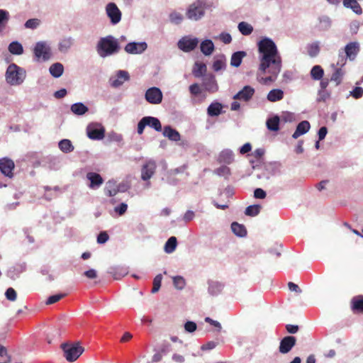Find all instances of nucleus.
<instances>
[{
  "label": "nucleus",
  "instance_id": "680f3d73",
  "mask_svg": "<svg viewBox=\"0 0 363 363\" xmlns=\"http://www.w3.org/2000/svg\"><path fill=\"white\" fill-rule=\"evenodd\" d=\"M350 94L354 98V99H359L363 95V88L360 86H356L351 92Z\"/></svg>",
  "mask_w": 363,
  "mask_h": 363
},
{
  "label": "nucleus",
  "instance_id": "c9c22d12",
  "mask_svg": "<svg viewBox=\"0 0 363 363\" xmlns=\"http://www.w3.org/2000/svg\"><path fill=\"white\" fill-rule=\"evenodd\" d=\"M284 97V91L279 89H274L271 90L267 94V100L271 102H276L280 101Z\"/></svg>",
  "mask_w": 363,
  "mask_h": 363
},
{
  "label": "nucleus",
  "instance_id": "052dcab7",
  "mask_svg": "<svg viewBox=\"0 0 363 363\" xmlns=\"http://www.w3.org/2000/svg\"><path fill=\"white\" fill-rule=\"evenodd\" d=\"M197 328L196 323L193 321H187L184 324V329L188 333H193Z\"/></svg>",
  "mask_w": 363,
  "mask_h": 363
},
{
  "label": "nucleus",
  "instance_id": "f704fd0d",
  "mask_svg": "<svg viewBox=\"0 0 363 363\" xmlns=\"http://www.w3.org/2000/svg\"><path fill=\"white\" fill-rule=\"evenodd\" d=\"M280 118L278 116H274L266 121V125L269 130L278 131L279 130Z\"/></svg>",
  "mask_w": 363,
  "mask_h": 363
},
{
  "label": "nucleus",
  "instance_id": "4c0bfd02",
  "mask_svg": "<svg viewBox=\"0 0 363 363\" xmlns=\"http://www.w3.org/2000/svg\"><path fill=\"white\" fill-rule=\"evenodd\" d=\"M9 51L16 55H20L23 52V45L18 41L11 42L8 48Z\"/></svg>",
  "mask_w": 363,
  "mask_h": 363
},
{
  "label": "nucleus",
  "instance_id": "aec40b11",
  "mask_svg": "<svg viewBox=\"0 0 363 363\" xmlns=\"http://www.w3.org/2000/svg\"><path fill=\"white\" fill-rule=\"evenodd\" d=\"M234 160V154L231 150L225 149L220 152L218 157L219 163H224L227 164H231Z\"/></svg>",
  "mask_w": 363,
  "mask_h": 363
},
{
  "label": "nucleus",
  "instance_id": "f03ea898",
  "mask_svg": "<svg viewBox=\"0 0 363 363\" xmlns=\"http://www.w3.org/2000/svg\"><path fill=\"white\" fill-rule=\"evenodd\" d=\"M98 55L103 58L117 54L121 50L118 40L111 35L101 38L96 47Z\"/></svg>",
  "mask_w": 363,
  "mask_h": 363
},
{
  "label": "nucleus",
  "instance_id": "9b49d317",
  "mask_svg": "<svg viewBox=\"0 0 363 363\" xmlns=\"http://www.w3.org/2000/svg\"><path fill=\"white\" fill-rule=\"evenodd\" d=\"M145 98L150 104H158L162 102V92L157 87H151L146 91Z\"/></svg>",
  "mask_w": 363,
  "mask_h": 363
},
{
  "label": "nucleus",
  "instance_id": "20e7f679",
  "mask_svg": "<svg viewBox=\"0 0 363 363\" xmlns=\"http://www.w3.org/2000/svg\"><path fill=\"white\" fill-rule=\"evenodd\" d=\"M5 77L8 84L17 86L21 84L25 80L26 72L23 68L12 63L8 66Z\"/></svg>",
  "mask_w": 363,
  "mask_h": 363
},
{
  "label": "nucleus",
  "instance_id": "b1692460",
  "mask_svg": "<svg viewBox=\"0 0 363 363\" xmlns=\"http://www.w3.org/2000/svg\"><path fill=\"white\" fill-rule=\"evenodd\" d=\"M143 118L147 126L153 128L157 132H160L162 130V124L157 118L153 116H144Z\"/></svg>",
  "mask_w": 363,
  "mask_h": 363
},
{
  "label": "nucleus",
  "instance_id": "3c124183",
  "mask_svg": "<svg viewBox=\"0 0 363 363\" xmlns=\"http://www.w3.org/2000/svg\"><path fill=\"white\" fill-rule=\"evenodd\" d=\"M173 284L177 289H182L185 286V280L182 277L177 276L173 278Z\"/></svg>",
  "mask_w": 363,
  "mask_h": 363
},
{
  "label": "nucleus",
  "instance_id": "f257e3e1",
  "mask_svg": "<svg viewBox=\"0 0 363 363\" xmlns=\"http://www.w3.org/2000/svg\"><path fill=\"white\" fill-rule=\"evenodd\" d=\"M257 46L260 60L259 71L264 74L268 69V73L271 74L262 78V80L264 84L274 82L281 69V58L277 45L271 38L265 37L258 43Z\"/></svg>",
  "mask_w": 363,
  "mask_h": 363
},
{
  "label": "nucleus",
  "instance_id": "393cba45",
  "mask_svg": "<svg viewBox=\"0 0 363 363\" xmlns=\"http://www.w3.org/2000/svg\"><path fill=\"white\" fill-rule=\"evenodd\" d=\"M223 105L221 103L214 101L207 108V114L211 117L218 116L222 113Z\"/></svg>",
  "mask_w": 363,
  "mask_h": 363
},
{
  "label": "nucleus",
  "instance_id": "37998d69",
  "mask_svg": "<svg viewBox=\"0 0 363 363\" xmlns=\"http://www.w3.org/2000/svg\"><path fill=\"white\" fill-rule=\"evenodd\" d=\"M261 208L262 206L259 204L250 205L245 208V213L248 216H256L259 213Z\"/></svg>",
  "mask_w": 363,
  "mask_h": 363
},
{
  "label": "nucleus",
  "instance_id": "a878e982",
  "mask_svg": "<svg viewBox=\"0 0 363 363\" xmlns=\"http://www.w3.org/2000/svg\"><path fill=\"white\" fill-rule=\"evenodd\" d=\"M342 4L345 8L352 9L356 14L361 15L362 13V7L357 0H343Z\"/></svg>",
  "mask_w": 363,
  "mask_h": 363
},
{
  "label": "nucleus",
  "instance_id": "4468645a",
  "mask_svg": "<svg viewBox=\"0 0 363 363\" xmlns=\"http://www.w3.org/2000/svg\"><path fill=\"white\" fill-rule=\"evenodd\" d=\"M14 167V162L12 160L7 157L0 159V171L6 177L9 178L13 177V174L12 171L13 170Z\"/></svg>",
  "mask_w": 363,
  "mask_h": 363
},
{
  "label": "nucleus",
  "instance_id": "de8ad7c7",
  "mask_svg": "<svg viewBox=\"0 0 363 363\" xmlns=\"http://www.w3.org/2000/svg\"><path fill=\"white\" fill-rule=\"evenodd\" d=\"M9 20V13L4 9H0V27H4Z\"/></svg>",
  "mask_w": 363,
  "mask_h": 363
},
{
  "label": "nucleus",
  "instance_id": "6e6552de",
  "mask_svg": "<svg viewBox=\"0 0 363 363\" xmlns=\"http://www.w3.org/2000/svg\"><path fill=\"white\" fill-rule=\"evenodd\" d=\"M106 12L111 24L116 25L121 20V11L115 3H108L106 6Z\"/></svg>",
  "mask_w": 363,
  "mask_h": 363
},
{
  "label": "nucleus",
  "instance_id": "603ef678",
  "mask_svg": "<svg viewBox=\"0 0 363 363\" xmlns=\"http://www.w3.org/2000/svg\"><path fill=\"white\" fill-rule=\"evenodd\" d=\"M214 173L217 175L221 176H227L228 177L230 174V169L227 166H221L214 170Z\"/></svg>",
  "mask_w": 363,
  "mask_h": 363
},
{
  "label": "nucleus",
  "instance_id": "5701e85b",
  "mask_svg": "<svg viewBox=\"0 0 363 363\" xmlns=\"http://www.w3.org/2000/svg\"><path fill=\"white\" fill-rule=\"evenodd\" d=\"M207 72V67L204 62H196L193 69H192V74L196 78L199 77H203L205 75H206Z\"/></svg>",
  "mask_w": 363,
  "mask_h": 363
},
{
  "label": "nucleus",
  "instance_id": "72a5a7b5",
  "mask_svg": "<svg viewBox=\"0 0 363 363\" xmlns=\"http://www.w3.org/2000/svg\"><path fill=\"white\" fill-rule=\"evenodd\" d=\"M50 74L55 78L60 77L64 72V66L60 62L53 63L49 68Z\"/></svg>",
  "mask_w": 363,
  "mask_h": 363
},
{
  "label": "nucleus",
  "instance_id": "79ce46f5",
  "mask_svg": "<svg viewBox=\"0 0 363 363\" xmlns=\"http://www.w3.org/2000/svg\"><path fill=\"white\" fill-rule=\"evenodd\" d=\"M308 54L311 57H316L320 52L319 42L316 41L307 46Z\"/></svg>",
  "mask_w": 363,
  "mask_h": 363
},
{
  "label": "nucleus",
  "instance_id": "cd10ccee",
  "mask_svg": "<svg viewBox=\"0 0 363 363\" xmlns=\"http://www.w3.org/2000/svg\"><path fill=\"white\" fill-rule=\"evenodd\" d=\"M214 44L211 40L206 39L200 44V49L202 53L206 56L211 55L214 50Z\"/></svg>",
  "mask_w": 363,
  "mask_h": 363
},
{
  "label": "nucleus",
  "instance_id": "6ab92c4d",
  "mask_svg": "<svg viewBox=\"0 0 363 363\" xmlns=\"http://www.w3.org/2000/svg\"><path fill=\"white\" fill-rule=\"evenodd\" d=\"M86 178L90 181L89 186L91 189L99 188L104 182V179L101 176L96 172H89L86 174Z\"/></svg>",
  "mask_w": 363,
  "mask_h": 363
},
{
  "label": "nucleus",
  "instance_id": "423d86ee",
  "mask_svg": "<svg viewBox=\"0 0 363 363\" xmlns=\"http://www.w3.org/2000/svg\"><path fill=\"white\" fill-rule=\"evenodd\" d=\"M35 60L37 62H46L52 57V50L46 41H38L35 43L33 50Z\"/></svg>",
  "mask_w": 363,
  "mask_h": 363
},
{
  "label": "nucleus",
  "instance_id": "e433bc0d",
  "mask_svg": "<svg viewBox=\"0 0 363 363\" xmlns=\"http://www.w3.org/2000/svg\"><path fill=\"white\" fill-rule=\"evenodd\" d=\"M208 285V292L213 296L219 294L224 287L223 284L215 281H210Z\"/></svg>",
  "mask_w": 363,
  "mask_h": 363
},
{
  "label": "nucleus",
  "instance_id": "7ed1b4c3",
  "mask_svg": "<svg viewBox=\"0 0 363 363\" xmlns=\"http://www.w3.org/2000/svg\"><path fill=\"white\" fill-rule=\"evenodd\" d=\"M213 6V3H206L203 0H197L191 4L186 9V17L191 21H198L205 16V10Z\"/></svg>",
  "mask_w": 363,
  "mask_h": 363
},
{
  "label": "nucleus",
  "instance_id": "774afa93",
  "mask_svg": "<svg viewBox=\"0 0 363 363\" xmlns=\"http://www.w3.org/2000/svg\"><path fill=\"white\" fill-rule=\"evenodd\" d=\"M266 196H267V194L262 189L257 188L254 191V196L256 199H263L266 197Z\"/></svg>",
  "mask_w": 363,
  "mask_h": 363
},
{
  "label": "nucleus",
  "instance_id": "69168bd1",
  "mask_svg": "<svg viewBox=\"0 0 363 363\" xmlns=\"http://www.w3.org/2000/svg\"><path fill=\"white\" fill-rule=\"evenodd\" d=\"M108 235L106 232H101L97 236V242L99 244H104L108 240Z\"/></svg>",
  "mask_w": 363,
  "mask_h": 363
},
{
  "label": "nucleus",
  "instance_id": "2f4dec72",
  "mask_svg": "<svg viewBox=\"0 0 363 363\" xmlns=\"http://www.w3.org/2000/svg\"><path fill=\"white\" fill-rule=\"evenodd\" d=\"M70 109L77 116H83L89 111V108L82 102L73 104Z\"/></svg>",
  "mask_w": 363,
  "mask_h": 363
},
{
  "label": "nucleus",
  "instance_id": "c03bdc74",
  "mask_svg": "<svg viewBox=\"0 0 363 363\" xmlns=\"http://www.w3.org/2000/svg\"><path fill=\"white\" fill-rule=\"evenodd\" d=\"M109 273L112 274L115 279H118L121 277L127 274L128 272L125 268L111 267L109 269Z\"/></svg>",
  "mask_w": 363,
  "mask_h": 363
},
{
  "label": "nucleus",
  "instance_id": "ddd939ff",
  "mask_svg": "<svg viewBox=\"0 0 363 363\" xmlns=\"http://www.w3.org/2000/svg\"><path fill=\"white\" fill-rule=\"evenodd\" d=\"M202 86L206 91L215 93L218 89L216 77L213 74H208L202 79Z\"/></svg>",
  "mask_w": 363,
  "mask_h": 363
},
{
  "label": "nucleus",
  "instance_id": "7c9ffc66",
  "mask_svg": "<svg viewBox=\"0 0 363 363\" xmlns=\"http://www.w3.org/2000/svg\"><path fill=\"white\" fill-rule=\"evenodd\" d=\"M231 230L238 237L244 238L247 235V229L245 226L237 222H233L231 223Z\"/></svg>",
  "mask_w": 363,
  "mask_h": 363
},
{
  "label": "nucleus",
  "instance_id": "2eb2a0df",
  "mask_svg": "<svg viewBox=\"0 0 363 363\" xmlns=\"http://www.w3.org/2000/svg\"><path fill=\"white\" fill-rule=\"evenodd\" d=\"M296 339L294 336L284 337L280 342L279 350L281 354H286L295 346Z\"/></svg>",
  "mask_w": 363,
  "mask_h": 363
},
{
  "label": "nucleus",
  "instance_id": "6e6d98bb",
  "mask_svg": "<svg viewBox=\"0 0 363 363\" xmlns=\"http://www.w3.org/2000/svg\"><path fill=\"white\" fill-rule=\"evenodd\" d=\"M6 298L9 301H14L17 298L16 291L11 287L9 288L5 293Z\"/></svg>",
  "mask_w": 363,
  "mask_h": 363
},
{
  "label": "nucleus",
  "instance_id": "f8f14e48",
  "mask_svg": "<svg viewBox=\"0 0 363 363\" xmlns=\"http://www.w3.org/2000/svg\"><path fill=\"white\" fill-rule=\"evenodd\" d=\"M147 48V44L145 42H131L128 43L124 48V50L131 55H139L143 53Z\"/></svg>",
  "mask_w": 363,
  "mask_h": 363
},
{
  "label": "nucleus",
  "instance_id": "8fccbe9b",
  "mask_svg": "<svg viewBox=\"0 0 363 363\" xmlns=\"http://www.w3.org/2000/svg\"><path fill=\"white\" fill-rule=\"evenodd\" d=\"M162 277L161 274H157L153 280V286L152 289V293L155 294L157 292L161 286V282H162Z\"/></svg>",
  "mask_w": 363,
  "mask_h": 363
},
{
  "label": "nucleus",
  "instance_id": "412c9836",
  "mask_svg": "<svg viewBox=\"0 0 363 363\" xmlns=\"http://www.w3.org/2000/svg\"><path fill=\"white\" fill-rule=\"evenodd\" d=\"M311 128L310 123L308 121H303L300 122L296 128L294 134L292 135V138L294 139H297L301 135L306 133Z\"/></svg>",
  "mask_w": 363,
  "mask_h": 363
},
{
  "label": "nucleus",
  "instance_id": "ea45409f",
  "mask_svg": "<svg viewBox=\"0 0 363 363\" xmlns=\"http://www.w3.org/2000/svg\"><path fill=\"white\" fill-rule=\"evenodd\" d=\"M59 148L65 153H69L74 150L72 142L68 139H63L59 143Z\"/></svg>",
  "mask_w": 363,
  "mask_h": 363
},
{
  "label": "nucleus",
  "instance_id": "bb28decb",
  "mask_svg": "<svg viewBox=\"0 0 363 363\" xmlns=\"http://www.w3.org/2000/svg\"><path fill=\"white\" fill-rule=\"evenodd\" d=\"M332 21L328 16H322L318 18L317 28L320 31H326L330 28Z\"/></svg>",
  "mask_w": 363,
  "mask_h": 363
},
{
  "label": "nucleus",
  "instance_id": "4d7b16f0",
  "mask_svg": "<svg viewBox=\"0 0 363 363\" xmlns=\"http://www.w3.org/2000/svg\"><path fill=\"white\" fill-rule=\"evenodd\" d=\"M225 67V62L223 59H218L214 61L213 69L215 72H218Z\"/></svg>",
  "mask_w": 363,
  "mask_h": 363
},
{
  "label": "nucleus",
  "instance_id": "c85d7f7f",
  "mask_svg": "<svg viewBox=\"0 0 363 363\" xmlns=\"http://www.w3.org/2000/svg\"><path fill=\"white\" fill-rule=\"evenodd\" d=\"M351 307L354 313H363V296H357L351 301Z\"/></svg>",
  "mask_w": 363,
  "mask_h": 363
},
{
  "label": "nucleus",
  "instance_id": "4be33fe9",
  "mask_svg": "<svg viewBox=\"0 0 363 363\" xmlns=\"http://www.w3.org/2000/svg\"><path fill=\"white\" fill-rule=\"evenodd\" d=\"M162 134L164 137L168 138L172 141L177 142L181 139L179 133L176 129L172 128L170 125H165L164 127Z\"/></svg>",
  "mask_w": 363,
  "mask_h": 363
},
{
  "label": "nucleus",
  "instance_id": "09e8293b",
  "mask_svg": "<svg viewBox=\"0 0 363 363\" xmlns=\"http://www.w3.org/2000/svg\"><path fill=\"white\" fill-rule=\"evenodd\" d=\"M169 19L171 22L175 24H180L184 19L183 16L176 11H174L169 14Z\"/></svg>",
  "mask_w": 363,
  "mask_h": 363
},
{
  "label": "nucleus",
  "instance_id": "a18cd8bd",
  "mask_svg": "<svg viewBox=\"0 0 363 363\" xmlns=\"http://www.w3.org/2000/svg\"><path fill=\"white\" fill-rule=\"evenodd\" d=\"M177 246V240L174 236L170 237L166 242L164 250H175Z\"/></svg>",
  "mask_w": 363,
  "mask_h": 363
},
{
  "label": "nucleus",
  "instance_id": "13d9d810",
  "mask_svg": "<svg viewBox=\"0 0 363 363\" xmlns=\"http://www.w3.org/2000/svg\"><path fill=\"white\" fill-rule=\"evenodd\" d=\"M189 91L193 96H198L201 93V89L197 83H194L189 86Z\"/></svg>",
  "mask_w": 363,
  "mask_h": 363
},
{
  "label": "nucleus",
  "instance_id": "473e14b6",
  "mask_svg": "<svg viewBox=\"0 0 363 363\" xmlns=\"http://www.w3.org/2000/svg\"><path fill=\"white\" fill-rule=\"evenodd\" d=\"M247 55L245 51H237L233 53L230 59V65L234 67H238L241 63L242 58Z\"/></svg>",
  "mask_w": 363,
  "mask_h": 363
},
{
  "label": "nucleus",
  "instance_id": "49530a36",
  "mask_svg": "<svg viewBox=\"0 0 363 363\" xmlns=\"http://www.w3.org/2000/svg\"><path fill=\"white\" fill-rule=\"evenodd\" d=\"M40 23V21L38 18H30L24 24L26 28L35 29Z\"/></svg>",
  "mask_w": 363,
  "mask_h": 363
},
{
  "label": "nucleus",
  "instance_id": "58836bf2",
  "mask_svg": "<svg viewBox=\"0 0 363 363\" xmlns=\"http://www.w3.org/2000/svg\"><path fill=\"white\" fill-rule=\"evenodd\" d=\"M324 75V70L320 65H315L311 70V78L314 80H320Z\"/></svg>",
  "mask_w": 363,
  "mask_h": 363
},
{
  "label": "nucleus",
  "instance_id": "c756f323",
  "mask_svg": "<svg viewBox=\"0 0 363 363\" xmlns=\"http://www.w3.org/2000/svg\"><path fill=\"white\" fill-rule=\"evenodd\" d=\"M332 67L335 70L330 80L331 82H335L336 86H338L342 83L343 76L345 75V71L342 68L335 67V65H332Z\"/></svg>",
  "mask_w": 363,
  "mask_h": 363
},
{
  "label": "nucleus",
  "instance_id": "dca6fc26",
  "mask_svg": "<svg viewBox=\"0 0 363 363\" xmlns=\"http://www.w3.org/2000/svg\"><path fill=\"white\" fill-rule=\"evenodd\" d=\"M255 89L249 85L245 86L242 90L238 91L234 96V99L249 101L255 94Z\"/></svg>",
  "mask_w": 363,
  "mask_h": 363
},
{
  "label": "nucleus",
  "instance_id": "1a4fd4ad",
  "mask_svg": "<svg viewBox=\"0 0 363 363\" xmlns=\"http://www.w3.org/2000/svg\"><path fill=\"white\" fill-rule=\"evenodd\" d=\"M199 40L196 38H191L189 36L182 38L177 43L178 48L185 52L194 50L198 45Z\"/></svg>",
  "mask_w": 363,
  "mask_h": 363
},
{
  "label": "nucleus",
  "instance_id": "864d4df0",
  "mask_svg": "<svg viewBox=\"0 0 363 363\" xmlns=\"http://www.w3.org/2000/svg\"><path fill=\"white\" fill-rule=\"evenodd\" d=\"M347 58L348 57H346V55L343 52V51L340 50L336 66H338L340 68H342L345 65Z\"/></svg>",
  "mask_w": 363,
  "mask_h": 363
},
{
  "label": "nucleus",
  "instance_id": "5fc2aeb1",
  "mask_svg": "<svg viewBox=\"0 0 363 363\" xmlns=\"http://www.w3.org/2000/svg\"><path fill=\"white\" fill-rule=\"evenodd\" d=\"M330 96V92L325 89H320L318 93L317 101H325Z\"/></svg>",
  "mask_w": 363,
  "mask_h": 363
},
{
  "label": "nucleus",
  "instance_id": "338daca9",
  "mask_svg": "<svg viewBox=\"0 0 363 363\" xmlns=\"http://www.w3.org/2000/svg\"><path fill=\"white\" fill-rule=\"evenodd\" d=\"M83 275L89 279H94L97 277V272L95 269H90L87 271H85Z\"/></svg>",
  "mask_w": 363,
  "mask_h": 363
},
{
  "label": "nucleus",
  "instance_id": "f3484780",
  "mask_svg": "<svg viewBox=\"0 0 363 363\" xmlns=\"http://www.w3.org/2000/svg\"><path fill=\"white\" fill-rule=\"evenodd\" d=\"M359 51V44L357 42H350L345 47L343 52L346 57L351 61L354 60Z\"/></svg>",
  "mask_w": 363,
  "mask_h": 363
},
{
  "label": "nucleus",
  "instance_id": "a211bd4d",
  "mask_svg": "<svg viewBox=\"0 0 363 363\" xmlns=\"http://www.w3.org/2000/svg\"><path fill=\"white\" fill-rule=\"evenodd\" d=\"M74 40L71 36H66L61 38L58 43V50L62 53H67L72 48Z\"/></svg>",
  "mask_w": 363,
  "mask_h": 363
},
{
  "label": "nucleus",
  "instance_id": "9d476101",
  "mask_svg": "<svg viewBox=\"0 0 363 363\" xmlns=\"http://www.w3.org/2000/svg\"><path fill=\"white\" fill-rule=\"evenodd\" d=\"M157 164L155 160H147L141 168V179L148 181L155 173Z\"/></svg>",
  "mask_w": 363,
  "mask_h": 363
},
{
  "label": "nucleus",
  "instance_id": "a19ab883",
  "mask_svg": "<svg viewBox=\"0 0 363 363\" xmlns=\"http://www.w3.org/2000/svg\"><path fill=\"white\" fill-rule=\"evenodd\" d=\"M238 28L239 31L244 35H249L253 31V27L245 21L239 23Z\"/></svg>",
  "mask_w": 363,
  "mask_h": 363
},
{
  "label": "nucleus",
  "instance_id": "0e129e2a",
  "mask_svg": "<svg viewBox=\"0 0 363 363\" xmlns=\"http://www.w3.org/2000/svg\"><path fill=\"white\" fill-rule=\"evenodd\" d=\"M219 38L225 44H229L232 41V37L228 33H221L219 35Z\"/></svg>",
  "mask_w": 363,
  "mask_h": 363
},
{
  "label": "nucleus",
  "instance_id": "bf43d9fd",
  "mask_svg": "<svg viewBox=\"0 0 363 363\" xmlns=\"http://www.w3.org/2000/svg\"><path fill=\"white\" fill-rule=\"evenodd\" d=\"M127 209L128 205L125 203H121L120 205L115 207L114 211L119 216H122L126 212Z\"/></svg>",
  "mask_w": 363,
  "mask_h": 363
},
{
  "label": "nucleus",
  "instance_id": "39448f33",
  "mask_svg": "<svg viewBox=\"0 0 363 363\" xmlns=\"http://www.w3.org/2000/svg\"><path fill=\"white\" fill-rule=\"evenodd\" d=\"M61 349L66 360L69 362L76 361L84 351V347L79 342L62 343Z\"/></svg>",
  "mask_w": 363,
  "mask_h": 363
},
{
  "label": "nucleus",
  "instance_id": "0eeeda50",
  "mask_svg": "<svg viewBox=\"0 0 363 363\" xmlns=\"http://www.w3.org/2000/svg\"><path fill=\"white\" fill-rule=\"evenodd\" d=\"M86 133L91 140H101L104 137L105 129L99 123H91L86 127Z\"/></svg>",
  "mask_w": 363,
  "mask_h": 363
},
{
  "label": "nucleus",
  "instance_id": "e2e57ef3",
  "mask_svg": "<svg viewBox=\"0 0 363 363\" xmlns=\"http://www.w3.org/2000/svg\"><path fill=\"white\" fill-rule=\"evenodd\" d=\"M65 296L64 294H55L53 296H50L47 301V304H53L57 301H59L60 299H62Z\"/></svg>",
  "mask_w": 363,
  "mask_h": 363
}]
</instances>
